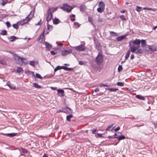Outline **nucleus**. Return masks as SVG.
I'll return each mask as SVG.
<instances>
[{
    "instance_id": "nucleus-1",
    "label": "nucleus",
    "mask_w": 157,
    "mask_h": 157,
    "mask_svg": "<svg viewBox=\"0 0 157 157\" xmlns=\"http://www.w3.org/2000/svg\"><path fill=\"white\" fill-rule=\"evenodd\" d=\"M13 57L14 59L17 61V63L19 64H26L28 63L27 60L24 58L20 57L16 55H14L13 56Z\"/></svg>"
},
{
    "instance_id": "nucleus-2",
    "label": "nucleus",
    "mask_w": 157,
    "mask_h": 157,
    "mask_svg": "<svg viewBox=\"0 0 157 157\" xmlns=\"http://www.w3.org/2000/svg\"><path fill=\"white\" fill-rule=\"evenodd\" d=\"M63 11L69 13L71 12L73 8L67 4H63L60 7Z\"/></svg>"
},
{
    "instance_id": "nucleus-3",
    "label": "nucleus",
    "mask_w": 157,
    "mask_h": 157,
    "mask_svg": "<svg viewBox=\"0 0 157 157\" xmlns=\"http://www.w3.org/2000/svg\"><path fill=\"white\" fill-rule=\"evenodd\" d=\"M103 57L101 55L98 54L95 59V62L97 65H99L102 62Z\"/></svg>"
},
{
    "instance_id": "nucleus-4",
    "label": "nucleus",
    "mask_w": 157,
    "mask_h": 157,
    "mask_svg": "<svg viewBox=\"0 0 157 157\" xmlns=\"http://www.w3.org/2000/svg\"><path fill=\"white\" fill-rule=\"evenodd\" d=\"M34 11H32L28 16V17H26V18L23 20V24H26L28 23V22L30 21L32 18V17H33L34 15Z\"/></svg>"
},
{
    "instance_id": "nucleus-5",
    "label": "nucleus",
    "mask_w": 157,
    "mask_h": 157,
    "mask_svg": "<svg viewBox=\"0 0 157 157\" xmlns=\"http://www.w3.org/2000/svg\"><path fill=\"white\" fill-rule=\"evenodd\" d=\"M47 16L46 17V21L49 22L52 19L53 17L51 9H48L47 11Z\"/></svg>"
},
{
    "instance_id": "nucleus-6",
    "label": "nucleus",
    "mask_w": 157,
    "mask_h": 157,
    "mask_svg": "<svg viewBox=\"0 0 157 157\" xmlns=\"http://www.w3.org/2000/svg\"><path fill=\"white\" fill-rule=\"evenodd\" d=\"M74 48L76 50L79 51H84L85 50V47L84 45L82 44L75 46L74 47Z\"/></svg>"
},
{
    "instance_id": "nucleus-7",
    "label": "nucleus",
    "mask_w": 157,
    "mask_h": 157,
    "mask_svg": "<svg viewBox=\"0 0 157 157\" xmlns=\"http://www.w3.org/2000/svg\"><path fill=\"white\" fill-rule=\"evenodd\" d=\"M6 85L11 89L15 90L16 89L15 86L12 84L9 81L7 82Z\"/></svg>"
},
{
    "instance_id": "nucleus-8",
    "label": "nucleus",
    "mask_w": 157,
    "mask_h": 157,
    "mask_svg": "<svg viewBox=\"0 0 157 157\" xmlns=\"http://www.w3.org/2000/svg\"><path fill=\"white\" fill-rule=\"evenodd\" d=\"M72 52V50L71 49H69L68 50H64L62 51V55L63 56H65L71 53Z\"/></svg>"
},
{
    "instance_id": "nucleus-9",
    "label": "nucleus",
    "mask_w": 157,
    "mask_h": 157,
    "mask_svg": "<svg viewBox=\"0 0 157 157\" xmlns=\"http://www.w3.org/2000/svg\"><path fill=\"white\" fill-rule=\"evenodd\" d=\"M44 36V32H43L41 35H40L37 39L38 41L40 42L41 43L42 42L43 40V38Z\"/></svg>"
},
{
    "instance_id": "nucleus-10",
    "label": "nucleus",
    "mask_w": 157,
    "mask_h": 157,
    "mask_svg": "<svg viewBox=\"0 0 157 157\" xmlns=\"http://www.w3.org/2000/svg\"><path fill=\"white\" fill-rule=\"evenodd\" d=\"M137 48V47L135 45H132L130 47V51L132 53L136 52Z\"/></svg>"
},
{
    "instance_id": "nucleus-11",
    "label": "nucleus",
    "mask_w": 157,
    "mask_h": 157,
    "mask_svg": "<svg viewBox=\"0 0 157 157\" xmlns=\"http://www.w3.org/2000/svg\"><path fill=\"white\" fill-rule=\"evenodd\" d=\"M58 94L60 97H63L64 96V91L62 89H58L57 90Z\"/></svg>"
},
{
    "instance_id": "nucleus-12",
    "label": "nucleus",
    "mask_w": 157,
    "mask_h": 157,
    "mask_svg": "<svg viewBox=\"0 0 157 157\" xmlns=\"http://www.w3.org/2000/svg\"><path fill=\"white\" fill-rule=\"evenodd\" d=\"M141 43V41L139 39H136L132 42V43L135 45H139Z\"/></svg>"
},
{
    "instance_id": "nucleus-13",
    "label": "nucleus",
    "mask_w": 157,
    "mask_h": 157,
    "mask_svg": "<svg viewBox=\"0 0 157 157\" xmlns=\"http://www.w3.org/2000/svg\"><path fill=\"white\" fill-rule=\"evenodd\" d=\"M99 7L105 9V4L102 1L98 3Z\"/></svg>"
},
{
    "instance_id": "nucleus-14",
    "label": "nucleus",
    "mask_w": 157,
    "mask_h": 157,
    "mask_svg": "<svg viewBox=\"0 0 157 157\" xmlns=\"http://www.w3.org/2000/svg\"><path fill=\"white\" fill-rule=\"evenodd\" d=\"M143 52V50L140 48V46H138L137 47V49L136 51V53L137 54H142Z\"/></svg>"
},
{
    "instance_id": "nucleus-15",
    "label": "nucleus",
    "mask_w": 157,
    "mask_h": 157,
    "mask_svg": "<svg viewBox=\"0 0 157 157\" xmlns=\"http://www.w3.org/2000/svg\"><path fill=\"white\" fill-rule=\"evenodd\" d=\"M157 51V46L155 45H151V51L155 52Z\"/></svg>"
},
{
    "instance_id": "nucleus-16",
    "label": "nucleus",
    "mask_w": 157,
    "mask_h": 157,
    "mask_svg": "<svg viewBox=\"0 0 157 157\" xmlns=\"http://www.w3.org/2000/svg\"><path fill=\"white\" fill-rule=\"evenodd\" d=\"M136 98L138 99L142 100H145V98L143 96L140 95H137L136 96Z\"/></svg>"
},
{
    "instance_id": "nucleus-17",
    "label": "nucleus",
    "mask_w": 157,
    "mask_h": 157,
    "mask_svg": "<svg viewBox=\"0 0 157 157\" xmlns=\"http://www.w3.org/2000/svg\"><path fill=\"white\" fill-rule=\"evenodd\" d=\"M18 38H17L16 37L14 36H10L9 38L10 41V42H13L14 40H15L16 39H18Z\"/></svg>"
},
{
    "instance_id": "nucleus-18",
    "label": "nucleus",
    "mask_w": 157,
    "mask_h": 157,
    "mask_svg": "<svg viewBox=\"0 0 157 157\" xmlns=\"http://www.w3.org/2000/svg\"><path fill=\"white\" fill-rule=\"evenodd\" d=\"M8 2V0H0V3L3 6H4Z\"/></svg>"
},
{
    "instance_id": "nucleus-19",
    "label": "nucleus",
    "mask_w": 157,
    "mask_h": 157,
    "mask_svg": "<svg viewBox=\"0 0 157 157\" xmlns=\"http://www.w3.org/2000/svg\"><path fill=\"white\" fill-rule=\"evenodd\" d=\"M141 41V46L143 47H144L146 45V42L145 40H142Z\"/></svg>"
},
{
    "instance_id": "nucleus-20",
    "label": "nucleus",
    "mask_w": 157,
    "mask_h": 157,
    "mask_svg": "<svg viewBox=\"0 0 157 157\" xmlns=\"http://www.w3.org/2000/svg\"><path fill=\"white\" fill-rule=\"evenodd\" d=\"M60 22L58 18H55L53 20V23L55 24H57Z\"/></svg>"
},
{
    "instance_id": "nucleus-21",
    "label": "nucleus",
    "mask_w": 157,
    "mask_h": 157,
    "mask_svg": "<svg viewBox=\"0 0 157 157\" xmlns=\"http://www.w3.org/2000/svg\"><path fill=\"white\" fill-rule=\"evenodd\" d=\"M125 37V36H120L118 37L117 38V41H121Z\"/></svg>"
},
{
    "instance_id": "nucleus-22",
    "label": "nucleus",
    "mask_w": 157,
    "mask_h": 157,
    "mask_svg": "<svg viewBox=\"0 0 157 157\" xmlns=\"http://www.w3.org/2000/svg\"><path fill=\"white\" fill-rule=\"evenodd\" d=\"M73 117V115L72 114L68 116H67L66 117L67 120L68 121H71V118H72Z\"/></svg>"
},
{
    "instance_id": "nucleus-23",
    "label": "nucleus",
    "mask_w": 157,
    "mask_h": 157,
    "mask_svg": "<svg viewBox=\"0 0 157 157\" xmlns=\"http://www.w3.org/2000/svg\"><path fill=\"white\" fill-rule=\"evenodd\" d=\"M17 72L18 73H22L23 72V70L20 67H18L17 70Z\"/></svg>"
},
{
    "instance_id": "nucleus-24",
    "label": "nucleus",
    "mask_w": 157,
    "mask_h": 157,
    "mask_svg": "<svg viewBox=\"0 0 157 157\" xmlns=\"http://www.w3.org/2000/svg\"><path fill=\"white\" fill-rule=\"evenodd\" d=\"M63 67V69L66 71H71L73 70V69L72 68H68L64 66Z\"/></svg>"
},
{
    "instance_id": "nucleus-25",
    "label": "nucleus",
    "mask_w": 157,
    "mask_h": 157,
    "mask_svg": "<svg viewBox=\"0 0 157 157\" xmlns=\"http://www.w3.org/2000/svg\"><path fill=\"white\" fill-rule=\"evenodd\" d=\"M151 45H147L145 48L146 50L147 51H151Z\"/></svg>"
},
{
    "instance_id": "nucleus-26",
    "label": "nucleus",
    "mask_w": 157,
    "mask_h": 157,
    "mask_svg": "<svg viewBox=\"0 0 157 157\" xmlns=\"http://www.w3.org/2000/svg\"><path fill=\"white\" fill-rule=\"evenodd\" d=\"M21 152L24 154H26L28 152L27 150L25 148H21Z\"/></svg>"
},
{
    "instance_id": "nucleus-27",
    "label": "nucleus",
    "mask_w": 157,
    "mask_h": 157,
    "mask_svg": "<svg viewBox=\"0 0 157 157\" xmlns=\"http://www.w3.org/2000/svg\"><path fill=\"white\" fill-rule=\"evenodd\" d=\"M130 54V50H128L126 53L125 57L126 59H127L129 56Z\"/></svg>"
},
{
    "instance_id": "nucleus-28",
    "label": "nucleus",
    "mask_w": 157,
    "mask_h": 157,
    "mask_svg": "<svg viewBox=\"0 0 157 157\" xmlns=\"http://www.w3.org/2000/svg\"><path fill=\"white\" fill-rule=\"evenodd\" d=\"M63 66L60 67L59 66H57L56 68H55L54 69V71L55 72H56L58 70H60L61 69H63Z\"/></svg>"
},
{
    "instance_id": "nucleus-29",
    "label": "nucleus",
    "mask_w": 157,
    "mask_h": 157,
    "mask_svg": "<svg viewBox=\"0 0 157 157\" xmlns=\"http://www.w3.org/2000/svg\"><path fill=\"white\" fill-rule=\"evenodd\" d=\"M125 139V136H118V140H124Z\"/></svg>"
},
{
    "instance_id": "nucleus-30",
    "label": "nucleus",
    "mask_w": 157,
    "mask_h": 157,
    "mask_svg": "<svg viewBox=\"0 0 157 157\" xmlns=\"http://www.w3.org/2000/svg\"><path fill=\"white\" fill-rule=\"evenodd\" d=\"M33 86L34 87L36 88H41V86L38 84L36 83H33Z\"/></svg>"
},
{
    "instance_id": "nucleus-31",
    "label": "nucleus",
    "mask_w": 157,
    "mask_h": 157,
    "mask_svg": "<svg viewBox=\"0 0 157 157\" xmlns=\"http://www.w3.org/2000/svg\"><path fill=\"white\" fill-rule=\"evenodd\" d=\"M104 9H103L100 7L98 8L97 9L98 12L99 13H101L103 12L104 11Z\"/></svg>"
},
{
    "instance_id": "nucleus-32",
    "label": "nucleus",
    "mask_w": 157,
    "mask_h": 157,
    "mask_svg": "<svg viewBox=\"0 0 157 157\" xmlns=\"http://www.w3.org/2000/svg\"><path fill=\"white\" fill-rule=\"evenodd\" d=\"M45 46L47 48H51L52 47V45L50 44L49 43L46 42L45 44Z\"/></svg>"
},
{
    "instance_id": "nucleus-33",
    "label": "nucleus",
    "mask_w": 157,
    "mask_h": 157,
    "mask_svg": "<svg viewBox=\"0 0 157 157\" xmlns=\"http://www.w3.org/2000/svg\"><path fill=\"white\" fill-rule=\"evenodd\" d=\"M17 135V133H8V136L12 137L13 136H16Z\"/></svg>"
},
{
    "instance_id": "nucleus-34",
    "label": "nucleus",
    "mask_w": 157,
    "mask_h": 157,
    "mask_svg": "<svg viewBox=\"0 0 157 157\" xmlns=\"http://www.w3.org/2000/svg\"><path fill=\"white\" fill-rule=\"evenodd\" d=\"M108 90L111 92L116 91L118 90L117 88H109Z\"/></svg>"
},
{
    "instance_id": "nucleus-35",
    "label": "nucleus",
    "mask_w": 157,
    "mask_h": 157,
    "mask_svg": "<svg viewBox=\"0 0 157 157\" xmlns=\"http://www.w3.org/2000/svg\"><path fill=\"white\" fill-rule=\"evenodd\" d=\"M0 34L2 35H6L7 34V31L6 30H2Z\"/></svg>"
},
{
    "instance_id": "nucleus-36",
    "label": "nucleus",
    "mask_w": 157,
    "mask_h": 157,
    "mask_svg": "<svg viewBox=\"0 0 157 157\" xmlns=\"http://www.w3.org/2000/svg\"><path fill=\"white\" fill-rule=\"evenodd\" d=\"M110 34L112 36H117V33L113 31H110Z\"/></svg>"
},
{
    "instance_id": "nucleus-37",
    "label": "nucleus",
    "mask_w": 157,
    "mask_h": 157,
    "mask_svg": "<svg viewBox=\"0 0 157 157\" xmlns=\"http://www.w3.org/2000/svg\"><path fill=\"white\" fill-rule=\"evenodd\" d=\"M124 82H118L117 83V85L118 86H124Z\"/></svg>"
},
{
    "instance_id": "nucleus-38",
    "label": "nucleus",
    "mask_w": 157,
    "mask_h": 157,
    "mask_svg": "<svg viewBox=\"0 0 157 157\" xmlns=\"http://www.w3.org/2000/svg\"><path fill=\"white\" fill-rule=\"evenodd\" d=\"M47 28L48 29L50 30L51 31L53 27L52 26L50 25H48L47 26Z\"/></svg>"
},
{
    "instance_id": "nucleus-39",
    "label": "nucleus",
    "mask_w": 157,
    "mask_h": 157,
    "mask_svg": "<svg viewBox=\"0 0 157 157\" xmlns=\"http://www.w3.org/2000/svg\"><path fill=\"white\" fill-rule=\"evenodd\" d=\"M114 125V124H111L110 125H109L108 127L106 129V131H107L109 130Z\"/></svg>"
},
{
    "instance_id": "nucleus-40",
    "label": "nucleus",
    "mask_w": 157,
    "mask_h": 157,
    "mask_svg": "<svg viewBox=\"0 0 157 157\" xmlns=\"http://www.w3.org/2000/svg\"><path fill=\"white\" fill-rule=\"evenodd\" d=\"M123 70V67L121 65H119L118 68V70L119 72Z\"/></svg>"
},
{
    "instance_id": "nucleus-41",
    "label": "nucleus",
    "mask_w": 157,
    "mask_h": 157,
    "mask_svg": "<svg viewBox=\"0 0 157 157\" xmlns=\"http://www.w3.org/2000/svg\"><path fill=\"white\" fill-rule=\"evenodd\" d=\"M36 76L38 78L40 79H42V77L41 76V75L39 74L36 73Z\"/></svg>"
},
{
    "instance_id": "nucleus-42",
    "label": "nucleus",
    "mask_w": 157,
    "mask_h": 157,
    "mask_svg": "<svg viewBox=\"0 0 157 157\" xmlns=\"http://www.w3.org/2000/svg\"><path fill=\"white\" fill-rule=\"evenodd\" d=\"M141 8H142L141 7L137 6H136V10L137 11L139 12L141 11V10L140 9Z\"/></svg>"
},
{
    "instance_id": "nucleus-43",
    "label": "nucleus",
    "mask_w": 157,
    "mask_h": 157,
    "mask_svg": "<svg viewBox=\"0 0 157 157\" xmlns=\"http://www.w3.org/2000/svg\"><path fill=\"white\" fill-rule=\"evenodd\" d=\"M12 26L14 28L16 29H17L18 28V25L17 24H14Z\"/></svg>"
},
{
    "instance_id": "nucleus-44",
    "label": "nucleus",
    "mask_w": 157,
    "mask_h": 157,
    "mask_svg": "<svg viewBox=\"0 0 157 157\" xmlns=\"http://www.w3.org/2000/svg\"><path fill=\"white\" fill-rule=\"evenodd\" d=\"M6 24L8 28L11 27V24L10 22L9 21H7L6 23Z\"/></svg>"
},
{
    "instance_id": "nucleus-45",
    "label": "nucleus",
    "mask_w": 157,
    "mask_h": 157,
    "mask_svg": "<svg viewBox=\"0 0 157 157\" xmlns=\"http://www.w3.org/2000/svg\"><path fill=\"white\" fill-rule=\"evenodd\" d=\"M120 17L121 18V19L125 21L126 20V19L125 18L124 15H121Z\"/></svg>"
},
{
    "instance_id": "nucleus-46",
    "label": "nucleus",
    "mask_w": 157,
    "mask_h": 157,
    "mask_svg": "<svg viewBox=\"0 0 157 157\" xmlns=\"http://www.w3.org/2000/svg\"><path fill=\"white\" fill-rule=\"evenodd\" d=\"M34 63L35 62L34 61H31L29 64L31 66H34L35 65Z\"/></svg>"
},
{
    "instance_id": "nucleus-47",
    "label": "nucleus",
    "mask_w": 157,
    "mask_h": 157,
    "mask_svg": "<svg viewBox=\"0 0 157 157\" xmlns=\"http://www.w3.org/2000/svg\"><path fill=\"white\" fill-rule=\"evenodd\" d=\"M91 131L92 133L93 134H94L95 133L96 131H97V129L96 128H95L92 130Z\"/></svg>"
},
{
    "instance_id": "nucleus-48",
    "label": "nucleus",
    "mask_w": 157,
    "mask_h": 157,
    "mask_svg": "<svg viewBox=\"0 0 157 157\" xmlns=\"http://www.w3.org/2000/svg\"><path fill=\"white\" fill-rule=\"evenodd\" d=\"M0 63L3 65H5L6 64V63L4 61L0 60Z\"/></svg>"
},
{
    "instance_id": "nucleus-49",
    "label": "nucleus",
    "mask_w": 157,
    "mask_h": 157,
    "mask_svg": "<svg viewBox=\"0 0 157 157\" xmlns=\"http://www.w3.org/2000/svg\"><path fill=\"white\" fill-rule=\"evenodd\" d=\"M74 25H75L77 26L78 27H79L80 26V24L78 22H74Z\"/></svg>"
},
{
    "instance_id": "nucleus-50",
    "label": "nucleus",
    "mask_w": 157,
    "mask_h": 157,
    "mask_svg": "<svg viewBox=\"0 0 157 157\" xmlns=\"http://www.w3.org/2000/svg\"><path fill=\"white\" fill-rule=\"evenodd\" d=\"M143 9L144 10H151L152 8H148V7H144Z\"/></svg>"
},
{
    "instance_id": "nucleus-51",
    "label": "nucleus",
    "mask_w": 157,
    "mask_h": 157,
    "mask_svg": "<svg viewBox=\"0 0 157 157\" xmlns=\"http://www.w3.org/2000/svg\"><path fill=\"white\" fill-rule=\"evenodd\" d=\"M50 52L51 54L53 55H55L57 54V53L55 52L54 51H51Z\"/></svg>"
},
{
    "instance_id": "nucleus-52",
    "label": "nucleus",
    "mask_w": 157,
    "mask_h": 157,
    "mask_svg": "<svg viewBox=\"0 0 157 157\" xmlns=\"http://www.w3.org/2000/svg\"><path fill=\"white\" fill-rule=\"evenodd\" d=\"M118 136L117 135V133H115L114 135V138L118 139Z\"/></svg>"
},
{
    "instance_id": "nucleus-53",
    "label": "nucleus",
    "mask_w": 157,
    "mask_h": 157,
    "mask_svg": "<svg viewBox=\"0 0 157 157\" xmlns=\"http://www.w3.org/2000/svg\"><path fill=\"white\" fill-rule=\"evenodd\" d=\"M89 21L90 22H92L93 21L92 18L91 17H89L88 18Z\"/></svg>"
},
{
    "instance_id": "nucleus-54",
    "label": "nucleus",
    "mask_w": 157,
    "mask_h": 157,
    "mask_svg": "<svg viewBox=\"0 0 157 157\" xmlns=\"http://www.w3.org/2000/svg\"><path fill=\"white\" fill-rule=\"evenodd\" d=\"M120 129V128L119 127H118L117 128L114 129V130L115 132H117Z\"/></svg>"
},
{
    "instance_id": "nucleus-55",
    "label": "nucleus",
    "mask_w": 157,
    "mask_h": 157,
    "mask_svg": "<svg viewBox=\"0 0 157 157\" xmlns=\"http://www.w3.org/2000/svg\"><path fill=\"white\" fill-rule=\"evenodd\" d=\"M42 23V22L41 20H40V21H39V22L37 24H36V25H41V24Z\"/></svg>"
},
{
    "instance_id": "nucleus-56",
    "label": "nucleus",
    "mask_w": 157,
    "mask_h": 157,
    "mask_svg": "<svg viewBox=\"0 0 157 157\" xmlns=\"http://www.w3.org/2000/svg\"><path fill=\"white\" fill-rule=\"evenodd\" d=\"M102 136V134L100 133H98L97 134V136L98 137H101Z\"/></svg>"
},
{
    "instance_id": "nucleus-57",
    "label": "nucleus",
    "mask_w": 157,
    "mask_h": 157,
    "mask_svg": "<svg viewBox=\"0 0 157 157\" xmlns=\"http://www.w3.org/2000/svg\"><path fill=\"white\" fill-rule=\"evenodd\" d=\"M94 90L95 92H98L99 91V90L98 88H97L95 89Z\"/></svg>"
},
{
    "instance_id": "nucleus-58",
    "label": "nucleus",
    "mask_w": 157,
    "mask_h": 157,
    "mask_svg": "<svg viewBox=\"0 0 157 157\" xmlns=\"http://www.w3.org/2000/svg\"><path fill=\"white\" fill-rule=\"evenodd\" d=\"M134 56L133 54H132L131 55L130 59H132L134 58Z\"/></svg>"
},
{
    "instance_id": "nucleus-59",
    "label": "nucleus",
    "mask_w": 157,
    "mask_h": 157,
    "mask_svg": "<svg viewBox=\"0 0 157 157\" xmlns=\"http://www.w3.org/2000/svg\"><path fill=\"white\" fill-rule=\"evenodd\" d=\"M51 88L53 90H55L57 89V87H51Z\"/></svg>"
},
{
    "instance_id": "nucleus-60",
    "label": "nucleus",
    "mask_w": 157,
    "mask_h": 157,
    "mask_svg": "<svg viewBox=\"0 0 157 157\" xmlns=\"http://www.w3.org/2000/svg\"><path fill=\"white\" fill-rule=\"evenodd\" d=\"M67 110H69V111H70V113H72V110H71V109L70 108L67 107Z\"/></svg>"
},
{
    "instance_id": "nucleus-61",
    "label": "nucleus",
    "mask_w": 157,
    "mask_h": 157,
    "mask_svg": "<svg viewBox=\"0 0 157 157\" xmlns=\"http://www.w3.org/2000/svg\"><path fill=\"white\" fill-rule=\"evenodd\" d=\"M48 155L46 154H44V155L42 156V157H48Z\"/></svg>"
},
{
    "instance_id": "nucleus-62",
    "label": "nucleus",
    "mask_w": 157,
    "mask_h": 157,
    "mask_svg": "<svg viewBox=\"0 0 157 157\" xmlns=\"http://www.w3.org/2000/svg\"><path fill=\"white\" fill-rule=\"evenodd\" d=\"M79 64L81 65H82L83 64V62L82 61H79Z\"/></svg>"
},
{
    "instance_id": "nucleus-63",
    "label": "nucleus",
    "mask_w": 157,
    "mask_h": 157,
    "mask_svg": "<svg viewBox=\"0 0 157 157\" xmlns=\"http://www.w3.org/2000/svg\"><path fill=\"white\" fill-rule=\"evenodd\" d=\"M104 86H105V84H100V87H102V86H104Z\"/></svg>"
},
{
    "instance_id": "nucleus-64",
    "label": "nucleus",
    "mask_w": 157,
    "mask_h": 157,
    "mask_svg": "<svg viewBox=\"0 0 157 157\" xmlns=\"http://www.w3.org/2000/svg\"><path fill=\"white\" fill-rule=\"evenodd\" d=\"M157 9L156 8H152L151 9V10H152L154 12H155L156 10Z\"/></svg>"
}]
</instances>
